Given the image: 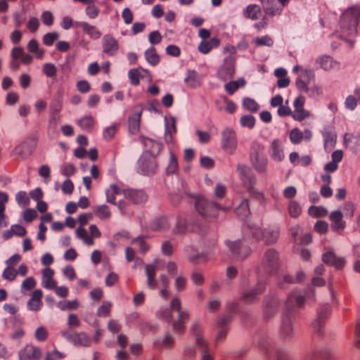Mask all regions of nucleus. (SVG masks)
I'll return each instance as SVG.
<instances>
[{
	"label": "nucleus",
	"mask_w": 360,
	"mask_h": 360,
	"mask_svg": "<svg viewBox=\"0 0 360 360\" xmlns=\"http://www.w3.org/2000/svg\"><path fill=\"white\" fill-rule=\"evenodd\" d=\"M304 300L305 298L303 296L297 295L294 292L288 295L286 301V309L283 315L281 326V330L283 333H285L286 335L291 331V313L294 311L295 307H301L304 302Z\"/></svg>",
	"instance_id": "nucleus-4"
},
{
	"label": "nucleus",
	"mask_w": 360,
	"mask_h": 360,
	"mask_svg": "<svg viewBox=\"0 0 360 360\" xmlns=\"http://www.w3.org/2000/svg\"><path fill=\"white\" fill-rule=\"evenodd\" d=\"M260 1L266 15L273 17L281 13L282 8L277 4L276 0H260Z\"/></svg>",
	"instance_id": "nucleus-24"
},
{
	"label": "nucleus",
	"mask_w": 360,
	"mask_h": 360,
	"mask_svg": "<svg viewBox=\"0 0 360 360\" xmlns=\"http://www.w3.org/2000/svg\"><path fill=\"white\" fill-rule=\"evenodd\" d=\"M226 245L236 259H243L246 258L251 252L250 247L243 245L241 240L234 242L227 241Z\"/></svg>",
	"instance_id": "nucleus-14"
},
{
	"label": "nucleus",
	"mask_w": 360,
	"mask_h": 360,
	"mask_svg": "<svg viewBox=\"0 0 360 360\" xmlns=\"http://www.w3.org/2000/svg\"><path fill=\"white\" fill-rule=\"evenodd\" d=\"M243 232L246 235L251 233L252 238L256 241H264L266 244L274 243L279 236V230L276 229H266L262 230L257 226H247L243 227Z\"/></svg>",
	"instance_id": "nucleus-6"
},
{
	"label": "nucleus",
	"mask_w": 360,
	"mask_h": 360,
	"mask_svg": "<svg viewBox=\"0 0 360 360\" xmlns=\"http://www.w3.org/2000/svg\"><path fill=\"white\" fill-rule=\"evenodd\" d=\"M27 50L34 53L37 58L41 59L44 56V50L39 48L37 41L34 39L28 42Z\"/></svg>",
	"instance_id": "nucleus-46"
},
{
	"label": "nucleus",
	"mask_w": 360,
	"mask_h": 360,
	"mask_svg": "<svg viewBox=\"0 0 360 360\" xmlns=\"http://www.w3.org/2000/svg\"><path fill=\"white\" fill-rule=\"evenodd\" d=\"M304 103L305 98L303 96H297L294 101L292 117L295 120L301 122L310 116V112L304 108Z\"/></svg>",
	"instance_id": "nucleus-15"
},
{
	"label": "nucleus",
	"mask_w": 360,
	"mask_h": 360,
	"mask_svg": "<svg viewBox=\"0 0 360 360\" xmlns=\"http://www.w3.org/2000/svg\"><path fill=\"white\" fill-rule=\"evenodd\" d=\"M264 290V285L262 281H259L257 283V288L250 292H248L243 295V300L245 302H252L257 295L262 293Z\"/></svg>",
	"instance_id": "nucleus-48"
},
{
	"label": "nucleus",
	"mask_w": 360,
	"mask_h": 360,
	"mask_svg": "<svg viewBox=\"0 0 360 360\" xmlns=\"http://www.w3.org/2000/svg\"><path fill=\"white\" fill-rule=\"evenodd\" d=\"M308 213L314 217H323L327 215V210L322 207L311 206L308 210Z\"/></svg>",
	"instance_id": "nucleus-60"
},
{
	"label": "nucleus",
	"mask_w": 360,
	"mask_h": 360,
	"mask_svg": "<svg viewBox=\"0 0 360 360\" xmlns=\"http://www.w3.org/2000/svg\"><path fill=\"white\" fill-rule=\"evenodd\" d=\"M15 200L19 206L25 207L30 205V200L25 191H19L15 194Z\"/></svg>",
	"instance_id": "nucleus-57"
},
{
	"label": "nucleus",
	"mask_w": 360,
	"mask_h": 360,
	"mask_svg": "<svg viewBox=\"0 0 360 360\" xmlns=\"http://www.w3.org/2000/svg\"><path fill=\"white\" fill-rule=\"evenodd\" d=\"M235 213L242 219L248 217L250 214L249 200L246 198L240 200L238 206L235 209Z\"/></svg>",
	"instance_id": "nucleus-39"
},
{
	"label": "nucleus",
	"mask_w": 360,
	"mask_h": 360,
	"mask_svg": "<svg viewBox=\"0 0 360 360\" xmlns=\"http://www.w3.org/2000/svg\"><path fill=\"white\" fill-rule=\"evenodd\" d=\"M260 347L266 351L267 353L271 354L272 352H275L277 360H287V358L285 357V354L275 350V349L272 347L271 343L268 342L267 340H264L262 343H261Z\"/></svg>",
	"instance_id": "nucleus-50"
},
{
	"label": "nucleus",
	"mask_w": 360,
	"mask_h": 360,
	"mask_svg": "<svg viewBox=\"0 0 360 360\" xmlns=\"http://www.w3.org/2000/svg\"><path fill=\"white\" fill-rule=\"evenodd\" d=\"M90 235H88L86 230L83 227H78L76 230V236L78 238L83 240L84 243L91 246L94 244V238H98L101 236V233L95 224L89 226Z\"/></svg>",
	"instance_id": "nucleus-10"
},
{
	"label": "nucleus",
	"mask_w": 360,
	"mask_h": 360,
	"mask_svg": "<svg viewBox=\"0 0 360 360\" xmlns=\"http://www.w3.org/2000/svg\"><path fill=\"white\" fill-rule=\"evenodd\" d=\"M324 148L326 151H331L335 146L337 136L335 131L330 129H325L323 132Z\"/></svg>",
	"instance_id": "nucleus-33"
},
{
	"label": "nucleus",
	"mask_w": 360,
	"mask_h": 360,
	"mask_svg": "<svg viewBox=\"0 0 360 360\" xmlns=\"http://www.w3.org/2000/svg\"><path fill=\"white\" fill-rule=\"evenodd\" d=\"M238 146L236 134L234 130L226 128L221 132V147L229 155L235 153Z\"/></svg>",
	"instance_id": "nucleus-9"
},
{
	"label": "nucleus",
	"mask_w": 360,
	"mask_h": 360,
	"mask_svg": "<svg viewBox=\"0 0 360 360\" xmlns=\"http://www.w3.org/2000/svg\"><path fill=\"white\" fill-rule=\"evenodd\" d=\"M54 274V271L49 267H46L42 271L41 285L44 288L49 290L56 288L57 282L53 278Z\"/></svg>",
	"instance_id": "nucleus-26"
},
{
	"label": "nucleus",
	"mask_w": 360,
	"mask_h": 360,
	"mask_svg": "<svg viewBox=\"0 0 360 360\" xmlns=\"http://www.w3.org/2000/svg\"><path fill=\"white\" fill-rule=\"evenodd\" d=\"M120 127L119 123H113L110 127H105L103 131V137L106 141L112 140L117 134Z\"/></svg>",
	"instance_id": "nucleus-49"
},
{
	"label": "nucleus",
	"mask_w": 360,
	"mask_h": 360,
	"mask_svg": "<svg viewBox=\"0 0 360 360\" xmlns=\"http://www.w3.org/2000/svg\"><path fill=\"white\" fill-rule=\"evenodd\" d=\"M62 336L76 346L89 347L91 340L85 333H75L70 330L62 332Z\"/></svg>",
	"instance_id": "nucleus-11"
},
{
	"label": "nucleus",
	"mask_w": 360,
	"mask_h": 360,
	"mask_svg": "<svg viewBox=\"0 0 360 360\" xmlns=\"http://www.w3.org/2000/svg\"><path fill=\"white\" fill-rule=\"evenodd\" d=\"M112 303L110 302H103L102 305L100 306L97 310V316L101 317H107L110 315Z\"/></svg>",
	"instance_id": "nucleus-61"
},
{
	"label": "nucleus",
	"mask_w": 360,
	"mask_h": 360,
	"mask_svg": "<svg viewBox=\"0 0 360 360\" xmlns=\"http://www.w3.org/2000/svg\"><path fill=\"white\" fill-rule=\"evenodd\" d=\"M141 112H136L129 118V129L131 134H136L139 131Z\"/></svg>",
	"instance_id": "nucleus-41"
},
{
	"label": "nucleus",
	"mask_w": 360,
	"mask_h": 360,
	"mask_svg": "<svg viewBox=\"0 0 360 360\" xmlns=\"http://www.w3.org/2000/svg\"><path fill=\"white\" fill-rule=\"evenodd\" d=\"M330 312V307L328 304L323 305L319 311L318 319L314 323V327L316 329L317 333H321V328L323 327V323L326 319L328 315Z\"/></svg>",
	"instance_id": "nucleus-36"
},
{
	"label": "nucleus",
	"mask_w": 360,
	"mask_h": 360,
	"mask_svg": "<svg viewBox=\"0 0 360 360\" xmlns=\"http://www.w3.org/2000/svg\"><path fill=\"white\" fill-rule=\"evenodd\" d=\"M158 165L155 158L142 155L138 161V172L143 175L155 174Z\"/></svg>",
	"instance_id": "nucleus-12"
},
{
	"label": "nucleus",
	"mask_w": 360,
	"mask_h": 360,
	"mask_svg": "<svg viewBox=\"0 0 360 360\" xmlns=\"http://www.w3.org/2000/svg\"><path fill=\"white\" fill-rule=\"evenodd\" d=\"M170 309L172 311L178 313V320L174 321L172 323L173 330L175 333L181 334L185 330V324L189 319V314L188 312L181 310V301L177 297L171 301Z\"/></svg>",
	"instance_id": "nucleus-8"
},
{
	"label": "nucleus",
	"mask_w": 360,
	"mask_h": 360,
	"mask_svg": "<svg viewBox=\"0 0 360 360\" xmlns=\"http://www.w3.org/2000/svg\"><path fill=\"white\" fill-rule=\"evenodd\" d=\"M322 259L325 264L334 266L337 269H343L345 264V259L343 257H337L332 250L324 253Z\"/></svg>",
	"instance_id": "nucleus-21"
},
{
	"label": "nucleus",
	"mask_w": 360,
	"mask_h": 360,
	"mask_svg": "<svg viewBox=\"0 0 360 360\" xmlns=\"http://www.w3.org/2000/svg\"><path fill=\"white\" fill-rule=\"evenodd\" d=\"M95 3V0H91L90 3L86 4V14L91 19L96 18L100 13V10Z\"/></svg>",
	"instance_id": "nucleus-55"
},
{
	"label": "nucleus",
	"mask_w": 360,
	"mask_h": 360,
	"mask_svg": "<svg viewBox=\"0 0 360 360\" xmlns=\"http://www.w3.org/2000/svg\"><path fill=\"white\" fill-rule=\"evenodd\" d=\"M268 152L271 160L275 162H280L285 158L283 145L281 141L278 139L272 141Z\"/></svg>",
	"instance_id": "nucleus-18"
},
{
	"label": "nucleus",
	"mask_w": 360,
	"mask_h": 360,
	"mask_svg": "<svg viewBox=\"0 0 360 360\" xmlns=\"http://www.w3.org/2000/svg\"><path fill=\"white\" fill-rule=\"evenodd\" d=\"M316 63L319 64L320 68L326 71L338 70L340 68V63L335 60L328 56H322L316 59Z\"/></svg>",
	"instance_id": "nucleus-28"
},
{
	"label": "nucleus",
	"mask_w": 360,
	"mask_h": 360,
	"mask_svg": "<svg viewBox=\"0 0 360 360\" xmlns=\"http://www.w3.org/2000/svg\"><path fill=\"white\" fill-rule=\"evenodd\" d=\"M43 297V292L40 289H36L33 291L31 298L27 302L28 309L31 311H39L43 305L41 301Z\"/></svg>",
	"instance_id": "nucleus-25"
},
{
	"label": "nucleus",
	"mask_w": 360,
	"mask_h": 360,
	"mask_svg": "<svg viewBox=\"0 0 360 360\" xmlns=\"http://www.w3.org/2000/svg\"><path fill=\"white\" fill-rule=\"evenodd\" d=\"M177 132L176 123L174 117H172L169 120H166L165 141L167 143H174V136Z\"/></svg>",
	"instance_id": "nucleus-29"
},
{
	"label": "nucleus",
	"mask_w": 360,
	"mask_h": 360,
	"mask_svg": "<svg viewBox=\"0 0 360 360\" xmlns=\"http://www.w3.org/2000/svg\"><path fill=\"white\" fill-rule=\"evenodd\" d=\"M250 161L254 169L259 173L266 172L268 159L265 154L264 146L257 141L252 143L250 149Z\"/></svg>",
	"instance_id": "nucleus-3"
},
{
	"label": "nucleus",
	"mask_w": 360,
	"mask_h": 360,
	"mask_svg": "<svg viewBox=\"0 0 360 360\" xmlns=\"http://www.w3.org/2000/svg\"><path fill=\"white\" fill-rule=\"evenodd\" d=\"M288 212L291 217L297 218L302 213V207L297 201L290 200L288 204Z\"/></svg>",
	"instance_id": "nucleus-47"
},
{
	"label": "nucleus",
	"mask_w": 360,
	"mask_h": 360,
	"mask_svg": "<svg viewBox=\"0 0 360 360\" xmlns=\"http://www.w3.org/2000/svg\"><path fill=\"white\" fill-rule=\"evenodd\" d=\"M19 360H39L41 356V349L32 345H27L18 353Z\"/></svg>",
	"instance_id": "nucleus-17"
},
{
	"label": "nucleus",
	"mask_w": 360,
	"mask_h": 360,
	"mask_svg": "<svg viewBox=\"0 0 360 360\" xmlns=\"http://www.w3.org/2000/svg\"><path fill=\"white\" fill-rule=\"evenodd\" d=\"M195 207L198 213L208 221L217 219L219 212H225L229 210V207L219 206L217 203L209 202L202 197L195 198Z\"/></svg>",
	"instance_id": "nucleus-2"
},
{
	"label": "nucleus",
	"mask_w": 360,
	"mask_h": 360,
	"mask_svg": "<svg viewBox=\"0 0 360 360\" xmlns=\"http://www.w3.org/2000/svg\"><path fill=\"white\" fill-rule=\"evenodd\" d=\"M238 171L240 174V179L243 183V186L246 188L250 195L257 198H263V195L254 188L256 183L255 176L252 174L250 169L245 165H239Z\"/></svg>",
	"instance_id": "nucleus-7"
},
{
	"label": "nucleus",
	"mask_w": 360,
	"mask_h": 360,
	"mask_svg": "<svg viewBox=\"0 0 360 360\" xmlns=\"http://www.w3.org/2000/svg\"><path fill=\"white\" fill-rule=\"evenodd\" d=\"M252 43L256 46H272L274 45L273 39L269 35H264L261 37H256L252 40Z\"/></svg>",
	"instance_id": "nucleus-56"
},
{
	"label": "nucleus",
	"mask_w": 360,
	"mask_h": 360,
	"mask_svg": "<svg viewBox=\"0 0 360 360\" xmlns=\"http://www.w3.org/2000/svg\"><path fill=\"white\" fill-rule=\"evenodd\" d=\"M302 92H304L308 94L309 97H317L322 94L321 87L314 83V82L309 86L307 89H304Z\"/></svg>",
	"instance_id": "nucleus-58"
},
{
	"label": "nucleus",
	"mask_w": 360,
	"mask_h": 360,
	"mask_svg": "<svg viewBox=\"0 0 360 360\" xmlns=\"http://www.w3.org/2000/svg\"><path fill=\"white\" fill-rule=\"evenodd\" d=\"M142 72H146L143 69H131L129 72V78L131 84L134 86H137L140 83V78L143 77Z\"/></svg>",
	"instance_id": "nucleus-54"
},
{
	"label": "nucleus",
	"mask_w": 360,
	"mask_h": 360,
	"mask_svg": "<svg viewBox=\"0 0 360 360\" xmlns=\"http://www.w3.org/2000/svg\"><path fill=\"white\" fill-rule=\"evenodd\" d=\"M74 25L77 27L82 28L83 31L89 35L91 39H98L101 37V32L99 30L86 22H75Z\"/></svg>",
	"instance_id": "nucleus-30"
},
{
	"label": "nucleus",
	"mask_w": 360,
	"mask_h": 360,
	"mask_svg": "<svg viewBox=\"0 0 360 360\" xmlns=\"http://www.w3.org/2000/svg\"><path fill=\"white\" fill-rule=\"evenodd\" d=\"M243 108L250 112H256L259 109V105L257 102L250 98H244L243 100Z\"/></svg>",
	"instance_id": "nucleus-62"
},
{
	"label": "nucleus",
	"mask_w": 360,
	"mask_h": 360,
	"mask_svg": "<svg viewBox=\"0 0 360 360\" xmlns=\"http://www.w3.org/2000/svg\"><path fill=\"white\" fill-rule=\"evenodd\" d=\"M27 233V230L25 227L19 224H13L11 226L10 229L5 231L2 237L4 240H8L14 236L19 237L25 236Z\"/></svg>",
	"instance_id": "nucleus-34"
},
{
	"label": "nucleus",
	"mask_w": 360,
	"mask_h": 360,
	"mask_svg": "<svg viewBox=\"0 0 360 360\" xmlns=\"http://www.w3.org/2000/svg\"><path fill=\"white\" fill-rule=\"evenodd\" d=\"M126 199L135 204L142 203L146 201L147 195L142 190L126 189L123 191Z\"/></svg>",
	"instance_id": "nucleus-22"
},
{
	"label": "nucleus",
	"mask_w": 360,
	"mask_h": 360,
	"mask_svg": "<svg viewBox=\"0 0 360 360\" xmlns=\"http://www.w3.org/2000/svg\"><path fill=\"white\" fill-rule=\"evenodd\" d=\"M168 227L167 219L160 217L153 221L150 224V229L153 231H162Z\"/></svg>",
	"instance_id": "nucleus-51"
},
{
	"label": "nucleus",
	"mask_w": 360,
	"mask_h": 360,
	"mask_svg": "<svg viewBox=\"0 0 360 360\" xmlns=\"http://www.w3.org/2000/svg\"><path fill=\"white\" fill-rule=\"evenodd\" d=\"M42 71L48 77H55L57 74V69L55 65L51 63H45L43 65Z\"/></svg>",
	"instance_id": "nucleus-63"
},
{
	"label": "nucleus",
	"mask_w": 360,
	"mask_h": 360,
	"mask_svg": "<svg viewBox=\"0 0 360 360\" xmlns=\"http://www.w3.org/2000/svg\"><path fill=\"white\" fill-rule=\"evenodd\" d=\"M102 47L103 53L112 56L119 49V43L112 34H108L102 38Z\"/></svg>",
	"instance_id": "nucleus-16"
},
{
	"label": "nucleus",
	"mask_w": 360,
	"mask_h": 360,
	"mask_svg": "<svg viewBox=\"0 0 360 360\" xmlns=\"http://www.w3.org/2000/svg\"><path fill=\"white\" fill-rule=\"evenodd\" d=\"M246 81L243 78H238L237 80L231 81L224 85L226 92L229 95H233L239 88L245 86Z\"/></svg>",
	"instance_id": "nucleus-40"
},
{
	"label": "nucleus",
	"mask_w": 360,
	"mask_h": 360,
	"mask_svg": "<svg viewBox=\"0 0 360 360\" xmlns=\"http://www.w3.org/2000/svg\"><path fill=\"white\" fill-rule=\"evenodd\" d=\"M77 125L84 131H92L96 124V121L91 115H86L77 121Z\"/></svg>",
	"instance_id": "nucleus-35"
},
{
	"label": "nucleus",
	"mask_w": 360,
	"mask_h": 360,
	"mask_svg": "<svg viewBox=\"0 0 360 360\" xmlns=\"http://www.w3.org/2000/svg\"><path fill=\"white\" fill-rule=\"evenodd\" d=\"M342 214L340 211H334L330 215L332 227L335 230H343L345 228V221L342 220Z\"/></svg>",
	"instance_id": "nucleus-37"
},
{
	"label": "nucleus",
	"mask_w": 360,
	"mask_h": 360,
	"mask_svg": "<svg viewBox=\"0 0 360 360\" xmlns=\"http://www.w3.org/2000/svg\"><path fill=\"white\" fill-rule=\"evenodd\" d=\"M200 326L198 323H194L191 326V331L196 335V343L198 346L203 348L202 350V360H213L212 356L209 354L207 345L202 338L199 335Z\"/></svg>",
	"instance_id": "nucleus-27"
},
{
	"label": "nucleus",
	"mask_w": 360,
	"mask_h": 360,
	"mask_svg": "<svg viewBox=\"0 0 360 360\" xmlns=\"http://www.w3.org/2000/svg\"><path fill=\"white\" fill-rule=\"evenodd\" d=\"M178 167H179V165H178L177 157L176 156V155L174 154V152L171 151L170 152V159H169V165L167 168V172L168 174H174L177 171Z\"/></svg>",
	"instance_id": "nucleus-59"
},
{
	"label": "nucleus",
	"mask_w": 360,
	"mask_h": 360,
	"mask_svg": "<svg viewBox=\"0 0 360 360\" xmlns=\"http://www.w3.org/2000/svg\"><path fill=\"white\" fill-rule=\"evenodd\" d=\"M215 105L218 110H224L229 114H233L237 109L236 104L228 97L223 96L215 101Z\"/></svg>",
	"instance_id": "nucleus-23"
},
{
	"label": "nucleus",
	"mask_w": 360,
	"mask_h": 360,
	"mask_svg": "<svg viewBox=\"0 0 360 360\" xmlns=\"http://www.w3.org/2000/svg\"><path fill=\"white\" fill-rule=\"evenodd\" d=\"M93 211L96 216L101 220H108L111 217V212L106 205L94 206Z\"/></svg>",
	"instance_id": "nucleus-42"
},
{
	"label": "nucleus",
	"mask_w": 360,
	"mask_h": 360,
	"mask_svg": "<svg viewBox=\"0 0 360 360\" xmlns=\"http://www.w3.org/2000/svg\"><path fill=\"white\" fill-rule=\"evenodd\" d=\"M146 61L151 65L155 66L160 63V56L154 46L148 49L144 53Z\"/></svg>",
	"instance_id": "nucleus-44"
},
{
	"label": "nucleus",
	"mask_w": 360,
	"mask_h": 360,
	"mask_svg": "<svg viewBox=\"0 0 360 360\" xmlns=\"http://www.w3.org/2000/svg\"><path fill=\"white\" fill-rule=\"evenodd\" d=\"M262 13L261 8L257 4H250L248 5L245 11H243V15L245 18L256 20L259 19Z\"/></svg>",
	"instance_id": "nucleus-38"
},
{
	"label": "nucleus",
	"mask_w": 360,
	"mask_h": 360,
	"mask_svg": "<svg viewBox=\"0 0 360 360\" xmlns=\"http://www.w3.org/2000/svg\"><path fill=\"white\" fill-rule=\"evenodd\" d=\"M121 193V189L116 185H112L110 188L106 191L107 202L115 205V195Z\"/></svg>",
	"instance_id": "nucleus-53"
},
{
	"label": "nucleus",
	"mask_w": 360,
	"mask_h": 360,
	"mask_svg": "<svg viewBox=\"0 0 360 360\" xmlns=\"http://www.w3.org/2000/svg\"><path fill=\"white\" fill-rule=\"evenodd\" d=\"M230 319V316H225L224 317L221 318V320L218 322L219 331L217 337V342L224 339L226 337L227 333L226 326L229 323Z\"/></svg>",
	"instance_id": "nucleus-45"
},
{
	"label": "nucleus",
	"mask_w": 360,
	"mask_h": 360,
	"mask_svg": "<svg viewBox=\"0 0 360 360\" xmlns=\"http://www.w3.org/2000/svg\"><path fill=\"white\" fill-rule=\"evenodd\" d=\"M278 253L274 249H269L264 253L262 261L258 267L259 276L276 274L279 269Z\"/></svg>",
	"instance_id": "nucleus-5"
},
{
	"label": "nucleus",
	"mask_w": 360,
	"mask_h": 360,
	"mask_svg": "<svg viewBox=\"0 0 360 360\" xmlns=\"http://www.w3.org/2000/svg\"><path fill=\"white\" fill-rule=\"evenodd\" d=\"M2 277L5 280L13 281L17 277V271L12 266H8L4 270Z\"/></svg>",
	"instance_id": "nucleus-64"
},
{
	"label": "nucleus",
	"mask_w": 360,
	"mask_h": 360,
	"mask_svg": "<svg viewBox=\"0 0 360 360\" xmlns=\"http://www.w3.org/2000/svg\"><path fill=\"white\" fill-rule=\"evenodd\" d=\"M235 58L233 56H229L224 59V63L217 72L218 77L226 81L232 78L235 75Z\"/></svg>",
	"instance_id": "nucleus-13"
},
{
	"label": "nucleus",
	"mask_w": 360,
	"mask_h": 360,
	"mask_svg": "<svg viewBox=\"0 0 360 360\" xmlns=\"http://www.w3.org/2000/svg\"><path fill=\"white\" fill-rule=\"evenodd\" d=\"M79 305L77 300H63L57 304V307L62 311L75 310L79 307Z\"/></svg>",
	"instance_id": "nucleus-52"
},
{
	"label": "nucleus",
	"mask_w": 360,
	"mask_h": 360,
	"mask_svg": "<svg viewBox=\"0 0 360 360\" xmlns=\"http://www.w3.org/2000/svg\"><path fill=\"white\" fill-rule=\"evenodd\" d=\"M360 18V6L355 5L349 7L340 16V38L347 40L349 37L356 35L357 26Z\"/></svg>",
	"instance_id": "nucleus-1"
},
{
	"label": "nucleus",
	"mask_w": 360,
	"mask_h": 360,
	"mask_svg": "<svg viewBox=\"0 0 360 360\" xmlns=\"http://www.w3.org/2000/svg\"><path fill=\"white\" fill-rule=\"evenodd\" d=\"M143 143L145 147V152L143 155L147 157L155 158L162 149L161 143L148 138L143 139Z\"/></svg>",
	"instance_id": "nucleus-19"
},
{
	"label": "nucleus",
	"mask_w": 360,
	"mask_h": 360,
	"mask_svg": "<svg viewBox=\"0 0 360 360\" xmlns=\"http://www.w3.org/2000/svg\"><path fill=\"white\" fill-rule=\"evenodd\" d=\"M11 57L13 60H20L26 65L31 64L33 61V57L26 53L22 47H14L11 51Z\"/></svg>",
	"instance_id": "nucleus-31"
},
{
	"label": "nucleus",
	"mask_w": 360,
	"mask_h": 360,
	"mask_svg": "<svg viewBox=\"0 0 360 360\" xmlns=\"http://www.w3.org/2000/svg\"><path fill=\"white\" fill-rule=\"evenodd\" d=\"M220 45V39L217 37H212L210 40H203L198 45V51L203 53H209L213 49L218 48Z\"/></svg>",
	"instance_id": "nucleus-32"
},
{
	"label": "nucleus",
	"mask_w": 360,
	"mask_h": 360,
	"mask_svg": "<svg viewBox=\"0 0 360 360\" xmlns=\"http://www.w3.org/2000/svg\"><path fill=\"white\" fill-rule=\"evenodd\" d=\"M146 273L148 288L150 289H155L157 288V281L155 278L156 275L155 267L153 265H147L146 266Z\"/></svg>",
	"instance_id": "nucleus-43"
},
{
	"label": "nucleus",
	"mask_w": 360,
	"mask_h": 360,
	"mask_svg": "<svg viewBox=\"0 0 360 360\" xmlns=\"http://www.w3.org/2000/svg\"><path fill=\"white\" fill-rule=\"evenodd\" d=\"M315 80L314 73L309 70H304L296 79V86L301 91L312 84Z\"/></svg>",
	"instance_id": "nucleus-20"
}]
</instances>
